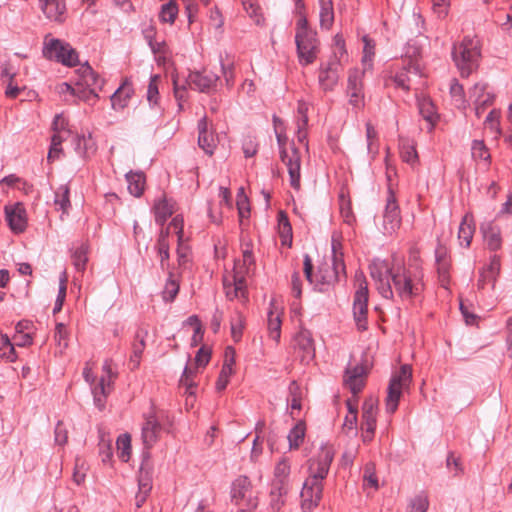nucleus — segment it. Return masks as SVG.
I'll return each instance as SVG.
<instances>
[{
	"label": "nucleus",
	"instance_id": "44",
	"mask_svg": "<svg viewBox=\"0 0 512 512\" xmlns=\"http://www.w3.org/2000/svg\"><path fill=\"white\" fill-rule=\"evenodd\" d=\"M471 155L475 161L483 160L490 164L491 155L489 149L482 140H474L471 145Z\"/></svg>",
	"mask_w": 512,
	"mask_h": 512
},
{
	"label": "nucleus",
	"instance_id": "56",
	"mask_svg": "<svg viewBox=\"0 0 512 512\" xmlns=\"http://www.w3.org/2000/svg\"><path fill=\"white\" fill-rule=\"evenodd\" d=\"M173 89L175 98L178 101V107L180 110L183 109L182 102L186 100V80L181 84L178 76H173Z\"/></svg>",
	"mask_w": 512,
	"mask_h": 512
},
{
	"label": "nucleus",
	"instance_id": "59",
	"mask_svg": "<svg viewBox=\"0 0 512 512\" xmlns=\"http://www.w3.org/2000/svg\"><path fill=\"white\" fill-rule=\"evenodd\" d=\"M233 374V368L229 367V364H223L221 371L219 373L218 379L216 381V390L223 391L228 383L231 375Z\"/></svg>",
	"mask_w": 512,
	"mask_h": 512
},
{
	"label": "nucleus",
	"instance_id": "52",
	"mask_svg": "<svg viewBox=\"0 0 512 512\" xmlns=\"http://www.w3.org/2000/svg\"><path fill=\"white\" fill-rule=\"evenodd\" d=\"M152 489V475L143 465L140 467L138 476V490L150 493Z\"/></svg>",
	"mask_w": 512,
	"mask_h": 512
},
{
	"label": "nucleus",
	"instance_id": "47",
	"mask_svg": "<svg viewBox=\"0 0 512 512\" xmlns=\"http://www.w3.org/2000/svg\"><path fill=\"white\" fill-rule=\"evenodd\" d=\"M268 331L270 338L278 343L281 337V319L278 314L272 311L268 315Z\"/></svg>",
	"mask_w": 512,
	"mask_h": 512
},
{
	"label": "nucleus",
	"instance_id": "15",
	"mask_svg": "<svg viewBox=\"0 0 512 512\" xmlns=\"http://www.w3.org/2000/svg\"><path fill=\"white\" fill-rule=\"evenodd\" d=\"M377 400L368 398L364 401L362 406V440L364 443L372 441L376 429V416H377Z\"/></svg>",
	"mask_w": 512,
	"mask_h": 512
},
{
	"label": "nucleus",
	"instance_id": "58",
	"mask_svg": "<svg viewBox=\"0 0 512 512\" xmlns=\"http://www.w3.org/2000/svg\"><path fill=\"white\" fill-rule=\"evenodd\" d=\"M362 41L364 43L362 62L370 63L375 55V41L368 35H364Z\"/></svg>",
	"mask_w": 512,
	"mask_h": 512
},
{
	"label": "nucleus",
	"instance_id": "61",
	"mask_svg": "<svg viewBox=\"0 0 512 512\" xmlns=\"http://www.w3.org/2000/svg\"><path fill=\"white\" fill-rule=\"evenodd\" d=\"M231 335L235 342H238L242 336L243 330V317L241 313L237 312L235 317L231 319Z\"/></svg>",
	"mask_w": 512,
	"mask_h": 512
},
{
	"label": "nucleus",
	"instance_id": "63",
	"mask_svg": "<svg viewBox=\"0 0 512 512\" xmlns=\"http://www.w3.org/2000/svg\"><path fill=\"white\" fill-rule=\"evenodd\" d=\"M184 221L183 218L179 215L175 216L171 222L169 223L168 227V234L170 233V230L173 229V231L176 233L178 242H181L183 240L184 231H183Z\"/></svg>",
	"mask_w": 512,
	"mask_h": 512
},
{
	"label": "nucleus",
	"instance_id": "37",
	"mask_svg": "<svg viewBox=\"0 0 512 512\" xmlns=\"http://www.w3.org/2000/svg\"><path fill=\"white\" fill-rule=\"evenodd\" d=\"M306 432L305 422L300 420L296 423V425L290 430L287 438L289 441L290 449H297L302 444Z\"/></svg>",
	"mask_w": 512,
	"mask_h": 512
},
{
	"label": "nucleus",
	"instance_id": "51",
	"mask_svg": "<svg viewBox=\"0 0 512 512\" xmlns=\"http://www.w3.org/2000/svg\"><path fill=\"white\" fill-rule=\"evenodd\" d=\"M0 350H2L1 357L5 358L8 362H14L17 359L14 344L11 343L6 334L0 335Z\"/></svg>",
	"mask_w": 512,
	"mask_h": 512
},
{
	"label": "nucleus",
	"instance_id": "54",
	"mask_svg": "<svg viewBox=\"0 0 512 512\" xmlns=\"http://www.w3.org/2000/svg\"><path fill=\"white\" fill-rule=\"evenodd\" d=\"M73 265L75 266L77 271L83 272L85 270L86 263L88 261L87 257V249L82 245L78 247L73 255Z\"/></svg>",
	"mask_w": 512,
	"mask_h": 512
},
{
	"label": "nucleus",
	"instance_id": "18",
	"mask_svg": "<svg viewBox=\"0 0 512 512\" xmlns=\"http://www.w3.org/2000/svg\"><path fill=\"white\" fill-rule=\"evenodd\" d=\"M323 495V484L314 483V480H305L300 493L301 507L310 511L318 506Z\"/></svg>",
	"mask_w": 512,
	"mask_h": 512
},
{
	"label": "nucleus",
	"instance_id": "17",
	"mask_svg": "<svg viewBox=\"0 0 512 512\" xmlns=\"http://www.w3.org/2000/svg\"><path fill=\"white\" fill-rule=\"evenodd\" d=\"M340 59L335 55L319 68V84L324 91H331L339 80Z\"/></svg>",
	"mask_w": 512,
	"mask_h": 512
},
{
	"label": "nucleus",
	"instance_id": "8",
	"mask_svg": "<svg viewBox=\"0 0 512 512\" xmlns=\"http://www.w3.org/2000/svg\"><path fill=\"white\" fill-rule=\"evenodd\" d=\"M231 500L239 506L253 510L258 505V498L247 476H239L231 486Z\"/></svg>",
	"mask_w": 512,
	"mask_h": 512
},
{
	"label": "nucleus",
	"instance_id": "9",
	"mask_svg": "<svg viewBox=\"0 0 512 512\" xmlns=\"http://www.w3.org/2000/svg\"><path fill=\"white\" fill-rule=\"evenodd\" d=\"M295 43L299 63L302 66L312 64L316 60L319 51L316 32L295 34Z\"/></svg>",
	"mask_w": 512,
	"mask_h": 512
},
{
	"label": "nucleus",
	"instance_id": "16",
	"mask_svg": "<svg viewBox=\"0 0 512 512\" xmlns=\"http://www.w3.org/2000/svg\"><path fill=\"white\" fill-rule=\"evenodd\" d=\"M294 349L297 351L302 363H310L315 357V346L312 333L302 328L293 339Z\"/></svg>",
	"mask_w": 512,
	"mask_h": 512
},
{
	"label": "nucleus",
	"instance_id": "4",
	"mask_svg": "<svg viewBox=\"0 0 512 512\" xmlns=\"http://www.w3.org/2000/svg\"><path fill=\"white\" fill-rule=\"evenodd\" d=\"M42 53L46 59L64 66L73 67L79 63L77 51L69 43L57 38L46 36Z\"/></svg>",
	"mask_w": 512,
	"mask_h": 512
},
{
	"label": "nucleus",
	"instance_id": "28",
	"mask_svg": "<svg viewBox=\"0 0 512 512\" xmlns=\"http://www.w3.org/2000/svg\"><path fill=\"white\" fill-rule=\"evenodd\" d=\"M148 335V331L143 328L137 329L134 335V341L132 343V354L130 357V362L133 363L132 369L138 368L140 364V359L145 349V340Z\"/></svg>",
	"mask_w": 512,
	"mask_h": 512
},
{
	"label": "nucleus",
	"instance_id": "33",
	"mask_svg": "<svg viewBox=\"0 0 512 512\" xmlns=\"http://www.w3.org/2000/svg\"><path fill=\"white\" fill-rule=\"evenodd\" d=\"M126 180L130 194L140 197L144 191L145 175L142 172H129L126 174Z\"/></svg>",
	"mask_w": 512,
	"mask_h": 512
},
{
	"label": "nucleus",
	"instance_id": "42",
	"mask_svg": "<svg viewBox=\"0 0 512 512\" xmlns=\"http://www.w3.org/2000/svg\"><path fill=\"white\" fill-rule=\"evenodd\" d=\"M196 371L192 368H189L187 365L183 369V373L181 375L179 384L182 387H185V394L189 396H193L195 394L196 383L194 381Z\"/></svg>",
	"mask_w": 512,
	"mask_h": 512
},
{
	"label": "nucleus",
	"instance_id": "43",
	"mask_svg": "<svg viewBox=\"0 0 512 512\" xmlns=\"http://www.w3.org/2000/svg\"><path fill=\"white\" fill-rule=\"evenodd\" d=\"M179 9L175 1L170 0L169 2L162 5L159 19L163 23L173 24L177 18Z\"/></svg>",
	"mask_w": 512,
	"mask_h": 512
},
{
	"label": "nucleus",
	"instance_id": "10",
	"mask_svg": "<svg viewBox=\"0 0 512 512\" xmlns=\"http://www.w3.org/2000/svg\"><path fill=\"white\" fill-rule=\"evenodd\" d=\"M333 458V451L328 447H322L317 456L309 460V476L307 480H314V483L323 484V481L328 475Z\"/></svg>",
	"mask_w": 512,
	"mask_h": 512
},
{
	"label": "nucleus",
	"instance_id": "7",
	"mask_svg": "<svg viewBox=\"0 0 512 512\" xmlns=\"http://www.w3.org/2000/svg\"><path fill=\"white\" fill-rule=\"evenodd\" d=\"M356 280L359 287L354 294L353 299V317L359 331H365L368 328V284L363 273H356Z\"/></svg>",
	"mask_w": 512,
	"mask_h": 512
},
{
	"label": "nucleus",
	"instance_id": "14",
	"mask_svg": "<svg viewBox=\"0 0 512 512\" xmlns=\"http://www.w3.org/2000/svg\"><path fill=\"white\" fill-rule=\"evenodd\" d=\"M186 82L188 85L202 93H211L217 90L220 77L211 71H191Z\"/></svg>",
	"mask_w": 512,
	"mask_h": 512
},
{
	"label": "nucleus",
	"instance_id": "21",
	"mask_svg": "<svg viewBox=\"0 0 512 512\" xmlns=\"http://www.w3.org/2000/svg\"><path fill=\"white\" fill-rule=\"evenodd\" d=\"M223 286L229 300L247 299L246 281L242 270H235L231 283L224 279Z\"/></svg>",
	"mask_w": 512,
	"mask_h": 512
},
{
	"label": "nucleus",
	"instance_id": "36",
	"mask_svg": "<svg viewBox=\"0 0 512 512\" xmlns=\"http://www.w3.org/2000/svg\"><path fill=\"white\" fill-rule=\"evenodd\" d=\"M221 71L223 74L224 81L228 88H231L235 83V65L234 61L228 54L223 57L220 56Z\"/></svg>",
	"mask_w": 512,
	"mask_h": 512
},
{
	"label": "nucleus",
	"instance_id": "60",
	"mask_svg": "<svg viewBox=\"0 0 512 512\" xmlns=\"http://www.w3.org/2000/svg\"><path fill=\"white\" fill-rule=\"evenodd\" d=\"M66 282H67V279L64 274L63 277L60 279L59 290H58V295H57L55 305L53 308V314L60 312L63 307V303L66 298V290H67Z\"/></svg>",
	"mask_w": 512,
	"mask_h": 512
},
{
	"label": "nucleus",
	"instance_id": "25",
	"mask_svg": "<svg viewBox=\"0 0 512 512\" xmlns=\"http://www.w3.org/2000/svg\"><path fill=\"white\" fill-rule=\"evenodd\" d=\"M103 84L104 80L88 64L79 69V79L76 81V86L101 90Z\"/></svg>",
	"mask_w": 512,
	"mask_h": 512
},
{
	"label": "nucleus",
	"instance_id": "12",
	"mask_svg": "<svg viewBox=\"0 0 512 512\" xmlns=\"http://www.w3.org/2000/svg\"><path fill=\"white\" fill-rule=\"evenodd\" d=\"M363 77L364 71L357 68L350 69L348 72L346 93L349 99V104L356 110H361L365 106Z\"/></svg>",
	"mask_w": 512,
	"mask_h": 512
},
{
	"label": "nucleus",
	"instance_id": "29",
	"mask_svg": "<svg viewBox=\"0 0 512 512\" xmlns=\"http://www.w3.org/2000/svg\"><path fill=\"white\" fill-rule=\"evenodd\" d=\"M134 90L130 83L125 81L110 97L114 110H121L127 107Z\"/></svg>",
	"mask_w": 512,
	"mask_h": 512
},
{
	"label": "nucleus",
	"instance_id": "24",
	"mask_svg": "<svg viewBox=\"0 0 512 512\" xmlns=\"http://www.w3.org/2000/svg\"><path fill=\"white\" fill-rule=\"evenodd\" d=\"M198 145L208 155H213L216 148V138L208 132V118L202 117L198 121Z\"/></svg>",
	"mask_w": 512,
	"mask_h": 512
},
{
	"label": "nucleus",
	"instance_id": "50",
	"mask_svg": "<svg viewBox=\"0 0 512 512\" xmlns=\"http://www.w3.org/2000/svg\"><path fill=\"white\" fill-rule=\"evenodd\" d=\"M278 228L280 237L282 238V243L285 244L287 239L291 241L292 227L284 211H280L278 213Z\"/></svg>",
	"mask_w": 512,
	"mask_h": 512
},
{
	"label": "nucleus",
	"instance_id": "20",
	"mask_svg": "<svg viewBox=\"0 0 512 512\" xmlns=\"http://www.w3.org/2000/svg\"><path fill=\"white\" fill-rule=\"evenodd\" d=\"M6 221L10 229L15 233H21L26 229V210L22 203H16L5 207Z\"/></svg>",
	"mask_w": 512,
	"mask_h": 512
},
{
	"label": "nucleus",
	"instance_id": "30",
	"mask_svg": "<svg viewBox=\"0 0 512 512\" xmlns=\"http://www.w3.org/2000/svg\"><path fill=\"white\" fill-rule=\"evenodd\" d=\"M174 213V203L165 196L159 198L154 204V214L156 223L163 225L165 221Z\"/></svg>",
	"mask_w": 512,
	"mask_h": 512
},
{
	"label": "nucleus",
	"instance_id": "41",
	"mask_svg": "<svg viewBox=\"0 0 512 512\" xmlns=\"http://www.w3.org/2000/svg\"><path fill=\"white\" fill-rule=\"evenodd\" d=\"M69 193L70 191L67 184L60 185L55 191L54 204L58 206L63 213H67L71 207Z\"/></svg>",
	"mask_w": 512,
	"mask_h": 512
},
{
	"label": "nucleus",
	"instance_id": "55",
	"mask_svg": "<svg viewBox=\"0 0 512 512\" xmlns=\"http://www.w3.org/2000/svg\"><path fill=\"white\" fill-rule=\"evenodd\" d=\"M160 81L159 75H152L147 87V100L150 104H157L159 99L158 82Z\"/></svg>",
	"mask_w": 512,
	"mask_h": 512
},
{
	"label": "nucleus",
	"instance_id": "13",
	"mask_svg": "<svg viewBox=\"0 0 512 512\" xmlns=\"http://www.w3.org/2000/svg\"><path fill=\"white\" fill-rule=\"evenodd\" d=\"M401 225V213L395 193L392 187L388 186L386 204L383 213V228L385 233H394Z\"/></svg>",
	"mask_w": 512,
	"mask_h": 512
},
{
	"label": "nucleus",
	"instance_id": "5",
	"mask_svg": "<svg viewBox=\"0 0 512 512\" xmlns=\"http://www.w3.org/2000/svg\"><path fill=\"white\" fill-rule=\"evenodd\" d=\"M412 381V369L410 365L404 364L400 367L399 372L394 374L387 388L386 412L393 414L399 405L400 397L403 389L409 387Z\"/></svg>",
	"mask_w": 512,
	"mask_h": 512
},
{
	"label": "nucleus",
	"instance_id": "53",
	"mask_svg": "<svg viewBox=\"0 0 512 512\" xmlns=\"http://www.w3.org/2000/svg\"><path fill=\"white\" fill-rule=\"evenodd\" d=\"M75 97L89 104H94L99 98L95 88H85L82 86H76Z\"/></svg>",
	"mask_w": 512,
	"mask_h": 512
},
{
	"label": "nucleus",
	"instance_id": "2",
	"mask_svg": "<svg viewBox=\"0 0 512 512\" xmlns=\"http://www.w3.org/2000/svg\"><path fill=\"white\" fill-rule=\"evenodd\" d=\"M480 58L481 47L476 37L465 36L453 45L452 59L462 77H469L478 69Z\"/></svg>",
	"mask_w": 512,
	"mask_h": 512
},
{
	"label": "nucleus",
	"instance_id": "1",
	"mask_svg": "<svg viewBox=\"0 0 512 512\" xmlns=\"http://www.w3.org/2000/svg\"><path fill=\"white\" fill-rule=\"evenodd\" d=\"M304 274L307 281L314 286L318 292H328L335 284L340 281L341 274L346 278V267L341 257L331 264L323 262L318 266L316 274H313L312 259L308 254L304 255Z\"/></svg>",
	"mask_w": 512,
	"mask_h": 512
},
{
	"label": "nucleus",
	"instance_id": "39",
	"mask_svg": "<svg viewBox=\"0 0 512 512\" xmlns=\"http://www.w3.org/2000/svg\"><path fill=\"white\" fill-rule=\"evenodd\" d=\"M429 504L428 494L421 491L409 500L407 512H427Z\"/></svg>",
	"mask_w": 512,
	"mask_h": 512
},
{
	"label": "nucleus",
	"instance_id": "6",
	"mask_svg": "<svg viewBox=\"0 0 512 512\" xmlns=\"http://www.w3.org/2000/svg\"><path fill=\"white\" fill-rule=\"evenodd\" d=\"M277 143L280 149V158L281 161L286 165L289 178L290 185L296 189H300V169H301V156L300 152L297 148L292 147L291 153H288L285 146L287 142V137L285 134L276 131Z\"/></svg>",
	"mask_w": 512,
	"mask_h": 512
},
{
	"label": "nucleus",
	"instance_id": "34",
	"mask_svg": "<svg viewBox=\"0 0 512 512\" xmlns=\"http://www.w3.org/2000/svg\"><path fill=\"white\" fill-rule=\"evenodd\" d=\"M320 5V26L322 29L329 30L334 22V10L332 0H319Z\"/></svg>",
	"mask_w": 512,
	"mask_h": 512
},
{
	"label": "nucleus",
	"instance_id": "19",
	"mask_svg": "<svg viewBox=\"0 0 512 512\" xmlns=\"http://www.w3.org/2000/svg\"><path fill=\"white\" fill-rule=\"evenodd\" d=\"M367 369L362 364L354 367H347L344 375V385L351 391L353 395H357L365 386V378Z\"/></svg>",
	"mask_w": 512,
	"mask_h": 512
},
{
	"label": "nucleus",
	"instance_id": "62",
	"mask_svg": "<svg viewBox=\"0 0 512 512\" xmlns=\"http://www.w3.org/2000/svg\"><path fill=\"white\" fill-rule=\"evenodd\" d=\"M419 111L422 117L428 121L429 123L433 124L435 120V110L434 106L429 100H423L419 103Z\"/></svg>",
	"mask_w": 512,
	"mask_h": 512
},
{
	"label": "nucleus",
	"instance_id": "57",
	"mask_svg": "<svg viewBox=\"0 0 512 512\" xmlns=\"http://www.w3.org/2000/svg\"><path fill=\"white\" fill-rule=\"evenodd\" d=\"M289 487H286L284 491L282 492L279 489H275L274 485H271V491H270V505L273 510H280V508L284 504L283 497L288 493Z\"/></svg>",
	"mask_w": 512,
	"mask_h": 512
},
{
	"label": "nucleus",
	"instance_id": "22",
	"mask_svg": "<svg viewBox=\"0 0 512 512\" xmlns=\"http://www.w3.org/2000/svg\"><path fill=\"white\" fill-rule=\"evenodd\" d=\"M410 73L421 76L422 70L420 64L414 63L412 60H410L407 64H403V66L390 79L393 83H395L396 87L401 88L404 91H409Z\"/></svg>",
	"mask_w": 512,
	"mask_h": 512
},
{
	"label": "nucleus",
	"instance_id": "45",
	"mask_svg": "<svg viewBox=\"0 0 512 512\" xmlns=\"http://www.w3.org/2000/svg\"><path fill=\"white\" fill-rule=\"evenodd\" d=\"M179 292V283L174 279L173 272L169 271L162 297L167 302H172Z\"/></svg>",
	"mask_w": 512,
	"mask_h": 512
},
{
	"label": "nucleus",
	"instance_id": "11",
	"mask_svg": "<svg viewBox=\"0 0 512 512\" xmlns=\"http://www.w3.org/2000/svg\"><path fill=\"white\" fill-rule=\"evenodd\" d=\"M395 267H389L385 261L373 262L370 265V275L375 281L379 294L386 299H393L394 292L390 285V275Z\"/></svg>",
	"mask_w": 512,
	"mask_h": 512
},
{
	"label": "nucleus",
	"instance_id": "64",
	"mask_svg": "<svg viewBox=\"0 0 512 512\" xmlns=\"http://www.w3.org/2000/svg\"><path fill=\"white\" fill-rule=\"evenodd\" d=\"M211 358V350L206 347H201L195 355V363L197 367H205Z\"/></svg>",
	"mask_w": 512,
	"mask_h": 512
},
{
	"label": "nucleus",
	"instance_id": "40",
	"mask_svg": "<svg viewBox=\"0 0 512 512\" xmlns=\"http://www.w3.org/2000/svg\"><path fill=\"white\" fill-rule=\"evenodd\" d=\"M242 5L247 15L254 21L256 25L264 24V17L261 11V7L256 0H242Z\"/></svg>",
	"mask_w": 512,
	"mask_h": 512
},
{
	"label": "nucleus",
	"instance_id": "38",
	"mask_svg": "<svg viewBox=\"0 0 512 512\" xmlns=\"http://www.w3.org/2000/svg\"><path fill=\"white\" fill-rule=\"evenodd\" d=\"M108 393L109 383H106L105 377H101L99 383L92 389L94 403L100 410L105 407Z\"/></svg>",
	"mask_w": 512,
	"mask_h": 512
},
{
	"label": "nucleus",
	"instance_id": "32",
	"mask_svg": "<svg viewBox=\"0 0 512 512\" xmlns=\"http://www.w3.org/2000/svg\"><path fill=\"white\" fill-rule=\"evenodd\" d=\"M157 252L160 256V267L165 270L169 266V242H168V229L161 230L157 240Z\"/></svg>",
	"mask_w": 512,
	"mask_h": 512
},
{
	"label": "nucleus",
	"instance_id": "31",
	"mask_svg": "<svg viewBox=\"0 0 512 512\" xmlns=\"http://www.w3.org/2000/svg\"><path fill=\"white\" fill-rule=\"evenodd\" d=\"M474 232L475 225L473 217L469 214H466L459 226L458 239L460 244L465 247H469L473 239Z\"/></svg>",
	"mask_w": 512,
	"mask_h": 512
},
{
	"label": "nucleus",
	"instance_id": "27",
	"mask_svg": "<svg viewBox=\"0 0 512 512\" xmlns=\"http://www.w3.org/2000/svg\"><path fill=\"white\" fill-rule=\"evenodd\" d=\"M487 247L491 251H497L501 248L502 239L500 228L493 224V222L483 223L480 227Z\"/></svg>",
	"mask_w": 512,
	"mask_h": 512
},
{
	"label": "nucleus",
	"instance_id": "46",
	"mask_svg": "<svg viewBox=\"0 0 512 512\" xmlns=\"http://www.w3.org/2000/svg\"><path fill=\"white\" fill-rule=\"evenodd\" d=\"M117 449L119 451V458L123 462H128L131 456V437L129 434H122L116 441Z\"/></svg>",
	"mask_w": 512,
	"mask_h": 512
},
{
	"label": "nucleus",
	"instance_id": "48",
	"mask_svg": "<svg viewBox=\"0 0 512 512\" xmlns=\"http://www.w3.org/2000/svg\"><path fill=\"white\" fill-rule=\"evenodd\" d=\"M450 94L454 99L456 106L461 109H465L467 107V101L465 100L464 88L457 81V79H453L450 85Z\"/></svg>",
	"mask_w": 512,
	"mask_h": 512
},
{
	"label": "nucleus",
	"instance_id": "23",
	"mask_svg": "<svg viewBox=\"0 0 512 512\" xmlns=\"http://www.w3.org/2000/svg\"><path fill=\"white\" fill-rule=\"evenodd\" d=\"M161 425L154 414L146 416L145 423L142 427V440L144 446L149 449L158 440Z\"/></svg>",
	"mask_w": 512,
	"mask_h": 512
},
{
	"label": "nucleus",
	"instance_id": "35",
	"mask_svg": "<svg viewBox=\"0 0 512 512\" xmlns=\"http://www.w3.org/2000/svg\"><path fill=\"white\" fill-rule=\"evenodd\" d=\"M308 103L303 100L298 101L297 105V113L299 118L297 120V136L300 142H303L306 139V126L308 124Z\"/></svg>",
	"mask_w": 512,
	"mask_h": 512
},
{
	"label": "nucleus",
	"instance_id": "26",
	"mask_svg": "<svg viewBox=\"0 0 512 512\" xmlns=\"http://www.w3.org/2000/svg\"><path fill=\"white\" fill-rule=\"evenodd\" d=\"M291 467L287 458H282L275 466L274 479L271 485L282 492L289 487V475Z\"/></svg>",
	"mask_w": 512,
	"mask_h": 512
},
{
	"label": "nucleus",
	"instance_id": "49",
	"mask_svg": "<svg viewBox=\"0 0 512 512\" xmlns=\"http://www.w3.org/2000/svg\"><path fill=\"white\" fill-rule=\"evenodd\" d=\"M400 155L404 162L414 165L418 161V154L413 144L402 141L400 144Z\"/></svg>",
	"mask_w": 512,
	"mask_h": 512
},
{
	"label": "nucleus",
	"instance_id": "3",
	"mask_svg": "<svg viewBox=\"0 0 512 512\" xmlns=\"http://www.w3.org/2000/svg\"><path fill=\"white\" fill-rule=\"evenodd\" d=\"M422 277V270L418 265L413 268L399 265L390 275V285H393V292L398 297L410 300L420 293Z\"/></svg>",
	"mask_w": 512,
	"mask_h": 512
}]
</instances>
